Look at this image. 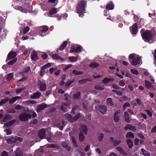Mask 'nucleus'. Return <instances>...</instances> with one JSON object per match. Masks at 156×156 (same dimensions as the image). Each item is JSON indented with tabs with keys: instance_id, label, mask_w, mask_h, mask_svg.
I'll return each instance as SVG.
<instances>
[{
	"instance_id": "8fccbe9b",
	"label": "nucleus",
	"mask_w": 156,
	"mask_h": 156,
	"mask_svg": "<svg viewBox=\"0 0 156 156\" xmlns=\"http://www.w3.org/2000/svg\"><path fill=\"white\" fill-rule=\"evenodd\" d=\"M51 66V64L50 63H48L46 64L43 66L42 67L44 69H45L46 68L50 67Z\"/></svg>"
},
{
	"instance_id": "a211bd4d",
	"label": "nucleus",
	"mask_w": 156,
	"mask_h": 156,
	"mask_svg": "<svg viewBox=\"0 0 156 156\" xmlns=\"http://www.w3.org/2000/svg\"><path fill=\"white\" fill-rule=\"evenodd\" d=\"M145 86L147 89L151 88L153 87V86L151 83L146 80L144 81Z\"/></svg>"
},
{
	"instance_id": "c85d7f7f",
	"label": "nucleus",
	"mask_w": 156,
	"mask_h": 156,
	"mask_svg": "<svg viewBox=\"0 0 156 156\" xmlns=\"http://www.w3.org/2000/svg\"><path fill=\"white\" fill-rule=\"evenodd\" d=\"M58 12L57 9L55 8H53L49 11V15H53Z\"/></svg>"
},
{
	"instance_id": "de8ad7c7",
	"label": "nucleus",
	"mask_w": 156,
	"mask_h": 156,
	"mask_svg": "<svg viewBox=\"0 0 156 156\" xmlns=\"http://www.w3.org/2000/svg\"><path fill=\"white\" fill-rule=\"evenodd\" d=\"M73 73L74 74L76 75H79L83 74L82 72L78 71L75 70H73Z\"/></svg>"
},
{
	"instance_id": "7c9ffc66",
	"label": "nucleus",
	"mask_w": 156,
	"mask_h": 156,
	"mask_svg": "<svg viewBox=\"0 0 156 156\" xmlns=\"http://www.w3.org/2000/svg\"><path fill=\"white\" fill-rule=\"evenodd\" d=\"M106 103L109 105L112 106L114 105L112 100L111 98H109L107 99Z\"/></svg>"
},
{
	"instance_id": "c9c22d12",
	"label": "nucleus",
	"mask_w": 156,
	"mask_h": 156,
	"mask_svg": "<svg viewBox=\"0 0 156 156\" xmlns=\"http://www.w3.org/2000/svg\"><path fill=\"white\" fill-rule=\"evenodd\" d=\"M141 151L143 153V154L145 156H150V154L149 153L147 152L144 149L142 148L141 150Z\"/></svg>"
},
{
	"instance_id": "ea45409f",
	"label": "nucleus",
	"mask_w": 156,
	"mask_h": 156,
	"mask_svg": "<svg viewBox=\"0 0 156 156\" xmlns=\"http://www.w3.org/2000/svg\"><path fill=\"white\" fill-rule=\"evenodd\" d=\"M126 137L127 138H133L134 135L131 132H128L126 135Z\"/></svg>"
},
{
	"instance_id": "393cba45",
	"label": "nucleus",
	"mask_w": 156,
	"mask_h": 156,
	"mask_svg": "<svg viewBox=\"0 0 156 156\" xmlns=\"http://www.w3.org/2000/svg\"><path fill=\"white\" fill-rule=\"evenodd\" d=\"M113 80L114 79L112 78H105L103 79L102 82L103 83L106 84Z\"/></svg>"
},
{
	"instance_id": "39448f33",
	"label": "nucleus",
	"mask_w": 156,
	"mask_h": 156,
	"mask_svg": "<svg viewBox=\"0 0 156 156\" xmlns=\"http://www.w3.org/2000/svg\"><path fill=\"white\" fill-rule=\"evenodd\" d=\"M144 40L145 41H149L152 37V34L151 31L146 30L142 34Z\"/></svg>"
},
{
	"instance_id": "9d476101",
	"label": "nucleus",
	"mask_w": 156,
	"mask_h": 156,
	"mask_svg": "<svg viewBox=\"0 0 156 156\" xmlns=\"http://www.w3.org/2000/svg\"><path fill=\"white\" fill-rule=\"evenodd\" d=\"M47 107V105L44 103H43L39 105L36 109V111L37 112H40L44 108Z\"/></svg>"
},
{
	"instance_id": "bb28decb",
	"label": "nucleus",
	"mask_w": 156,
	"mask_h": 156,
	"mask_svg": "<svg viewBox=\"0 0 156 156\" xmlns=\"http://www.w3.org/2000/svg\"><path fill=\"white\" fill-rule=\"evenodd\" d=\"M52 57L54 59L57 60L58 59H60L62 60H64V59L60 57L57 54H53L52 55Z\"/></svg>"
},
{
	"instance_id": "6ab92c4d",
	"label": "nucleus",
	"mask_w": 156,
	"mask_h": 156,
	"mask_svg": "<svg viewBox=\"0 0 156 156\" xmlns=\"http://www.w3.org/2000/svg\"><path fill=\"white\" fill-rule=\"evenodd\" d=\"M99 110L102 114H105L107 111L106 107L105 106H102L100 107Z\"/></svg>"
},
{
	"instance_id": "09e8293b",
	"label": "nucleus",
	"mask_w": 156,
	"mask_h": 156,
	"mask_svg": "<svg viewBox=\"0 0 156 156\" xmlns=\"http://www.w3.org/2000/svg\"><path fill=\"white\" fill-rule=\"evenodd\" d=\"M30 30V28L28 26H27L26 27L24 28L23 30V33L24 34H26Z\"/></svg>"
},
{
	"instance_id": "79ce46f5",
	"label": "nucleus",
	"mask_w": 156,
	"mask_h": 156,
	"mask_svg": "<svg viewBox=\"0 0 156 156\" xmlns=\"http://www.w3.org/2000/svg\"><path fill=\"white\" fill-rule=\"evenodd\" d=\"M131 72L133 74L137 75L138 74V72L137 70L134 69H130Z\"/></svg>"
},
{
	"instance_id": "6e6552de",
	"label": "nucleus",
	"mask_w": 156,
	"mask_h": 156,
	"mask_svg": "<svg viewBox=\"0 0 156 156\" xmlns=\"http://www.w3.org/2000/svg\"><path fill=\"white\" fill-rule=\"evenodd\" d=\"M130 30L131 32L133 34H136L137 32V24L136 23H134L133 25L130 27Z\"/></svg>"
},
{
	"instance_id": "b1692460",
	"label": "nucleus",
	"mask_w": 156,
	"mask_h": 156,
	"mask_svg": "<svg viewBox=\"0 0 156 156\" xmlns=\"http://www.w3.org/2000/svg\"><path fill=\"white\" fill-rule=\"evenodd\" d=\"M70 104V102L69 101H67L66 103H64L63 105H62L61 107V110L63 111H66V108H64V106L69 105Z\"/></svg>"
},
{
	"instance_id": "412c9836",
	"label": "nucleus",
	"mask_w": 156,
	"mask_h": 156,
	"mask_svg": "<svg viewBox=\"0 0 156 156\" xmlns=\"http://www.w3.org/2000/svg\"><path fill=\"white\" fill-rule=\"evenodd\" d=\"M15 122V120H13L9 121L4 124V127H9L13 124Z\"/></svg>"
},
{
	"instance_id": "72a5a7b5",
	"label": "nucleus",
	"mask_w": 156,
	"mask_h": 156,
	"mask_svg": "<svg viewBox=\"0 0 156 156\" xmlns=\"http://www.w3.org/2000/svg\"><path fill=\"white\" fill-rule=\"evenodd\" d=\"M9 100L8 98H6L2 99L1 101H0V105L5 104Z\"/></svg>"
},
{
	"instance_id": "58836bf2",
	"label": "nucleus",
	"mask_w": 156,
	"mask_h": 156,
	"mask_svg": "<svg viewBox=\"0 0 156 156\" xmlns=\"http://www.w3.org/2000/svg\"><path fill=\"white\" fill-rule=\"evenodd\" d=\"M40 93L39 92H37L34 94L33 98H38L40 97Z\"/></svg>"
},
{
	"instance_id": "f3484780",
	"label": "nucleus",
	"mask_w": 156,
	"mask_h": 156,
	"mask_svg": "<svg viewBox=\"0 0 156 156\" xmlns=\"http://www.w3.org/2000/svg\"><path fill=\"white\" fill-rule=\"evenodd\" d=\"M40 89L41 91H44L46 88V83H42L41 82L39 83Z\"/></svg>"
},
{
	"instance_id": "2eb2a0df",
	"label": "nucleus",
	"mask_w": 156,
	"mask_h": 156,
	"mask_svg": "<svg viewBox=\"0 0 156 156\" xmlns=\"http://www.w3.org/2000/svg\"><path fill=\"white\" fill-rule=\"evenodd\" d=\"M16 53L15 52L11 51L9 53L8 56V59H13L16 57Z\"/></svg>"
},
{
	"instance_id": "c03bdc74",
	"label": "nucleus",
	"mask_w": 156,
	"mask_h": 156,
	"mask_svg": "<svg viewBox=\"0 0 156 156\" xmlns=\"http://www.w3.org/2000/svg\"><path fill=\"white\" fill-rule=\"evenodd\" d=\"M71 139L72 140L74 145L75 147H77V144L76 143V142L75 139L74 138V137L73 136H72L71 137Z\"/></svg>"
},
{
	"instance_id": "e2e57ef3",
	"label": "nucleus",
	"mask_w": 156,
	"mask_h": 156,
	"mask_svg": "<svg viewBox=\"0 0 156 156\" xmlns=\"http://www.w3.org/2000/svg\"><path fill=\"white\" fill-rule=\"evenodd\" d=\"M76 49V48H75L74 46L73 45L71 46V50H70V52H75V50Z\"/></svg>"
},
{
	"instance_id": "cd10ccee",
	"label": "nucleus",
	"mask_w": 156,
	"mask_h": 156,
	"mask_svg": "<svg viewBox=\"0 0 156 156\" xmlns=\"http://www.w3.org/2000/svg\"><path fill=\"white\" fill-rule=\"evenodd\" d=\"M62 145L63 147H65L67 151H69L70 150V147L65 142H62Z\"/></svg>"
},
{
	"instance_id": "0eeeda50",
	"label": "nucleus",
	"mask_w": 156,
	"mask_h": 156,
	"mask_svg": "<svg viewBox=\"0 0 156 156\" xmlns=\"http://www.w3.org/2000/svg\"><path fill=\"white\" fill-rule=\"evenodd\" d=\"M66 118L69 121L73 122L76 120L78 118H79L80 116V114H77L74 118H72V115L68 114H66Z\"/></svg>"
},
{
	"instance_id": "680f3d73",
	"label": "nucleus",
	"mask_w": 156,
	"mask_h": 156,
	"mask_svg": "<svg viewBox=\"0 0 156 156\" xmlns=\"http://www.w3.org/2000/svg\"><path fill=\"white\" fill-rule=\"evenodd\" d=\"M45 69L42 67H41V70L40 71V75L41 76H43L44 75Z\"/></svg>"
},
{
	"instance_id": "e433bc0d",
	"label": "nucleus",
	"mask_w": 156,
	"mask_h": 156,
	"mask_svg": "<svg viewBox=\"0 0 156 156\" xmlns=\"http://www.w3.org/2000/svg\"><path fill=\"white\" fill-rule=\"evenodd\" d=\"M99 66V64L97 63L92 62L90 65L89 66L90 67L94 68L98 67Z\"/></svg>"
},
{
	"instance_id": "13d9d810",
	"label": "nucleus",
	"mask_w": 156,
	"mask_h": 156,
	"mask_svg": "<svg viewBox=\"0 0 156 156\" xmlns=\"http://www.w3.org/2000/svg\"><path fill=\"white\" fill-rule=\"evenodd\" d=\"M16 156H22L20 153V152L19 150L18 149L16 151Z\"/></svg>"
},
{
	"instance_id": "2f4dec72",
	"label": "nucleus",
	"mask_w": 156,
	"mask_h": 156,
	"mask_svg": "<svg viewBox=\"0 0 156 156\" xmlns=\"http://www.w3.org/2000/svg\"><path fill=\"white\" fill-rule=\"evenodd\" d=\"M135 101H136L137 104L139 105H141L142 103L141 100L139 99H136V100H133L131 101V103L134 104L135 105H136V104L135 103Z\"/></svg>"
},
{
	"instance_id": "f03ea898",
	"label": "nucleus",
	"mask_w": 156,
	"mask_h": 156,
	"mask_svg": "<svg viewBox=\"0 0 156 156\" xmlns=\"http://www.w3.org/2000/svg\"><path fill=\"white\" fill-rule=\"evenodd\" d=\"M86 2L84 1H80L78 5L77 8V13L79 14L80 17H83L85 11Z\"/></svg>"
},
{
	"instance_id": "3c124183",
	"label": "nucleus",
	"mask_w": 156,
	"mask_h": 156,
	"mask_svg": "<svg viewBox=\"0 0 156 156\" xmlns=\"http://www.w3.org/2000/svg\"><path fill=\"white\" fill-rule=\"evenodd\" d=\"M17 61L16 58H14L12 61L9 62L8 63L9 65H12L15 63Z\"/></svg>"
},
{
	"instance_id": "9b49d317",
	"label": "nucleus",
	"mask_w": 156,
	"mask_h": 156,
	"mask_svg": "<svg viewBox=\"0 0 156 156\" xmlns=\"http://www.w3.org/2000/svg\"><path fill=\"white\" fill-rule=\"evenodd\" d=\"M31 58L32 60L36 61L38 58V57L37 55V52L34 51L32 52L31 54Z\"/></svg>"
},
{
	"instance_id": "473e14b6",
	"label": "nucleus",
	"mask_w": 156,
	"mask_h": 156,
	"mask_svg": "<svg viewBox=\"0 0 156 156\" xmlns=\"http://www.w3.org/2000/svg\"><path fill=\"white\" fill-rule=\"evenodd\" d=\"M126 142L128 147L129 148H131L133 145V143L132 141L130 139H127L126 140Z\"/></svg>"
},
{
	"instance_id": "4c0bfd02",
	"label": "nucleus",
	"mask_w": 156,
	"mask_h": 156,
	"mask_svg": "<svg viewBox=\"0 0 156 156\" xmlns=\"http://www.w3.org/2000/svg\"><path fill=\"white\" fill-rule=\"evenodd\" d=\"M69 58L71 62H74L77 61V58L73 56H72L69 57Z\"/></svg>"
},
{
	"instance_id": "f704fd0d",
	"label": "nucleus",
	"mask_w": 156,
	"mask_h": 156,
	"mask_svg": "<svg viewBox=\"0 0 156 156\" xmlns=\"http://www.w3.org/2000/svg\"><path fill=\"white\" fill-rule=\"evenodd\" d=\"M67 44V42L66 41H65L62 44L61 46L60 47V50H63L66 47Z\"/></svg>"
},
{
	"instance_id": "864d4df0",
	"label": "nucleus",
	"mask_w": 156,
	"mask_h": 156,
	"mask_svg": "<svg viewBox=\"0 0 156 156\" xmlns=\"http://www.w3.org/2000/svg\"><path fill=\"white\" fill-rule=\"evenodd\" d=\"M5 131L6 133V134L7 135H10L12 133V132L10 129H7L5 130Z\"/></svg>"
},
{
	"instance_id": "37998d69",
	"label": "nucleus",
	"mask_w": 156,
	"mask_h": 156,
	"mask_svg": "<svg viewBox=\"0 0 156 156\" xmlns=\"http://www.w3.org/2000/svg\"><path fill=\"white\" fill-rule=\"evenodd\" d=\"M74 80H73L71 81L68 80L66 82V87H69L72 83L74 82Z\"/></svg>"
},
{
	"instance_id": "5701e85b",
	"label": "nucleus",
	"mask_w": 156,
	"mask_h": 156,
	"mask_svg": "<svg viewBox=\"0 0 156 156\" xmlns=\"http://www.w3.org/2000/svg\"><path fill=\"white\" fill-rule=\"evenodd\" d=\"M21 99L20 96H16L12 98L9 101V103L10 104L14 103L17 99Z\"/></svg>"
},
{
	"instance_id": "f257e3e1",
	"label": "nucleus",
	"mask_w": 156,
	"mask_h": 156,
	"mask_svg": "<svg viewBox=\"0 0 156 156\" xmlns=\"http://www.w3.org/2000/svg\"><path fill=\"white\" fill-rule=\"evenodd\" d=\"M129 59L131 64L134 66L140 65L142 64L140 57L135 54H132L129 56Z\"/></svg>"
},
{
	"instance_id": "20e7f679",
	"label": "nucleus",
	"mask_w": 156,
	"mask_h": 156,
	"mask_svg": "<svg viewBox=\"0 0 156 156\" xmlns=\"http://www.w3.org/2000/svg\"><path fill=\"white\" fill-rule=\"evenodd\" d=\"M80 126L81 130L79 134V139L80 141H82L85 139V137L83 135V132H84L85 134H87V129L85 125H82Z\"/></svg>"
},
{
	"instance_id": "423d86ee",
	"label": "nucleus",
	"mask_w": 156,
	"mask_h": 156,
	"mask_svg": "<svg viewBox=\"0 0 156 156\" xmlns=\"http://www.w3.org/2000/svg\"><path fill=\"white\" fill-rule=\"evenodd\" d=\"M31 118V115L30 114L23 113L21 114L19 116L20 120L22 121H26L28 119Z\"/></svg>"
},
{
	"instance_id": "0e129e2a",
	"label": "nucleus",
	"mask_w": 156,
	"mask_h": 156,
	"mask_svg": "<svg viewBox=\"0 0 156 156\" xmlns=\"http://www.w3.org/2000/svg\"><path fill=\"white\" fill-rule=\"evenodd\" d=\"M151 132L152 133H156V125L152 129Z\"/></svg>"
},
{
	"instance_id": "6e6d98bb",
	"label": "nucleus",
	"mask_w": 156,
	"mask_h": 156,
	"mask_svg": "<svg viewBox=\"0 0 156 156\" xmlns=\"http://www.w3.org/2000/svg\"><path fill=\"white\" fill-rule=\"evenodd\" d=\"M130 104L128 102H126L123 105V108L124 109H126L127 107H128L130 106Z\"/></svg>"
},
{
	"instance_id": "603ef678",
	"label": "nucleus",
	"mask_w": 156,
	"mask_h": 156,
	"mask_svg": "<svg viewBox=\"0 0 156 156\" xmlns=\"http://www.w3.org/2000/svg\"><path fill=\"white\" fill-rule=\"evenodd\" d=\"M10 119V116L9 115H6L4 117L3 122L6 121Z\"/></svg>"
},
{
	"instance_id": "ddd939ff",
	"label": "nucleus",
	"mask_w": 156,
	"mask_h": 156,
	"mask_svg": "<svg viewBox=\"0 0 156 156\" xmlns=\"http://www.w3.org/2000/svg\"><path fill=\"white\" fill-rule=\"evenodd\" d=\"M128 129L132 131H134L136 130V127L134 126H131L129 124H127L124 127V129L125 130H127Z\"/></svg>"
},
{
	"instance_id": "4d7b16f0",
	"label": "nucleus",
	"mask_w": 156,
	"mask_h": 156,
	"mask_svg": "<svg viewBox=\"0 0 156 156\" xmlns=\"http://www.w3.org/2000/svg\"><path fill=\"white\" fill-rule=\"evenodd\" d=\"M104 137V134L102 133H101L99 134L98 137V139L100 141H101Z\"/></svg>"
},
{
	"instance_id": "4be33fe9",
	"label": "nucleus",
	"mask_w": 156,
	"mask_h": 156,
	"mask_svg": "<svg viewBox=\"0 0 156 156\" xmlns=\"http://www.w3.org/2000/svg\"><path fill=\"white\" fill-rule=\"evenodd\" d=\"M124 116L125 120L127 122L129 123L130 122L129 117L128 114L127 112H124Z\"/></svg>"
},
{
	"instance_id": "a878e982",
	"label": "nucleus",
	"mask_w": 156,
	"mask_h": 156,
	"mask_svg": "<svg viewBox=\"0 0 156 156\" xmlns=\"http://www.w3.org/2000/svg\"><path fill=\"white\" fill-rule=\"evenodd\" d=\"M30 70V68L29 67H28L26 68L25 71H24L23 72H21L20 73H19L18 74L19 75H21V76H23L25 75V73H27V72ZM17 76H20V75H18Z\"/></svg>"
},
{
	"instance_id": "5fc2aeb1",
	"label": "nucleus",
	"mask_w": 156,
	"mask_h": 156,
	"mask_svg": "<svg viewBox=\"0 0 156 156\" xmlns=\"http://www.w3.org/2000/svg\"><path fill=\"white\" fill-rule=\"evenodd\" d=\"M144 22L143 19H140V20L139 24L140 25V27H142L144 25Z\"/></svg>"
},
{
	"instance_id": "7ed1b4c3",
	"label": "nucleus",
	"mask_w": 156,
	"mask_h": 156,
	"mask_svg": "<svg viewBox=\"0 0 156 156\" xmlns=\"http://www.w3.org/2000/svg\"><path fill=\"white\" fill-rule=\"evenodd\" d=\"M31 6L29 4H26L22 6L17 5L14 7L16 9L19 10L25 13H27L29 11L30 8H31Z\"/></svg>"
},
{
	"instance_id": "f8f14e48",
	"label": "nucleus",
	"mask_w": 156,
	"mask_h": 156,
	"mask_svg": "<svg viewBox=\"0 0 156 156\" xmlns=\"http://www.w3.org/2000/svg\"><path fill=\"white\" fill-rule=\"evenodd\" d=\"M48 29V27L46 26H44L41 27V36H44L45 34H43L44 32L47 31Z\"/></svg>"
},
{
	"instance_id": "1a4fd4ad",
	"label": "nucleus",
	"mask_w": 156,
	"mask_h": 156,
	"mask_svg": "<svg viewBox=\"0 0 156 156\" xmlns=\"http://www.w3.org/2000/svg\"><path fill=\"white\" fill-rule=\"evenodd\" d=\"M45 129H42L39 130L38 136L40 138L43 139L44 138L45 136Z\"/></svg>"
},
{
	"instance_id": "49530a36",
	"label": "nucleus",
	"mask_w": 156,
	"mask_h": 156,
	"mask_svg": "<svg viewBox=\"0 0 156 156\" xmlns=\"http://www.w3.org/2000/svg\"><path fill=\"white\" fill-rule=\"evenodd\" d=\"M13 77V75L12 73H10L8 74L7 80L9 81L11 80L12 79Z\"/></svg>"
},
{
	"instance_id": "a18cd8bd",
	"label": "nucleus",
	"mask_w": 156,
	"mask_h": 156,
	"mask_svg": "<svg viewBox=\"0 0 156 156\" xmlns=\"http://www.w3.org/2000/svg\"><path fill=\"white\" fill-rule=\"evenodd\" d=\"M80 92H77L74 94L73 98L75 99H78L80 97Z\"/></svg>"
},
{
	"instance_id": "4468645a",
	"label": "nucleus",
	"mask_w": 156,
	"mask_h": 156,
	"mask_svg": "<svg viewBox=\"0 0 156 156\" xmlns=\"http://www.w3.org/2000/svg\"><path fill=\"white\" fill-rule=\"evenodd\" d=\"M114 5L112 2H108L106 8L108 10H112L114 9Z\"/></svg>"
},
{
	"instance_id": "a19ab883",
	"label": "nucleus",
	"mask_w": 156,
	"mask_h": 156,
	"mask_svg": "<svg viewBox=\"0 0 156 156\" xmlns=\"http://www.w3.org/2000/svg\"><path fill=\"white\" fill-rule=\"evenodd\" d=\"M81 47L80 45H78L76 46L75 52H79L81 51Z\"/></svg>"
},
{
	"instance_id": "69168bd1",
	"label": "nucleus",
	"mask_w": 156,
	"mask_h": 156,
	"mask_svg": "<svg viewBox=\"0 0 156 156\" xmlns=\"http://www.w3.org/2000/svg\"><path fill=\"white\" fill-rule=\"evenodd\" d=\"M2 156H8V154L6 151H3L2 152Z\"/></svg>"
},
{
	"instance_id": "338daca9",
	"label": "nucleus",
	"mask_w": 156,
	"mask_h": 156,
	"mask_svg": "<svg viewBox=\"0 0 156 156\" xmlns=\"http://www.w3.org/2000/svg\"><path fill=\"white\" fill-rule=\"evenodd\" d=\"M114 120L116 122H117L119 120V118L118 116H114Z\"/></svg>"
},
{
	"instance_id": "774afa93",
	"label": "nucleus",
	"mask_w": 156,
	"mask_h": 156,
	"mask_svg": "<svg viewBox=\"0 0 156 156\" xmlns=\"http://www.w3.org/2000/svg\"><path fill=\"white\" fill-rule=\"evenodd\" d=\"M154 58L155 60V62H154V64L156 66V49L154 50Z\"/></svg>"
},
{
	"instance_id": "c756f323",
	"label": "nucleus",
	"mask_w": 156,
	"mask_h": 156,
	"mask_svg": "<svg viewBox=\"0 0 156 156\" xmlns=\"http://www.w3.org/2000/svg\"><path fill=\"white\" fill-rule=\"evenodd\" d=\"M144 75L148 77H149L150 78L151 80L152 81L154 82V80L153 78V77L151 75H150L149 73L147 71H146L144 72Z\"/></svg>"
},
{
	"instance_id": "bf43d9fd",
	"label": "nucleus",
	"mask_w": 156,
	"mask_h": 156,
	"mask_svg": "<svg viewBox=\"0 0 156 156\" xmlns=\"http://www.w3.org/2000/svg\"><path fill=\"white\" fill-rule=\"evenodd\" d=\"M95 88L96 89L99 90H102L104 89V88L100 85L96 86Z\"/></svg>"
},
{
	"instance_id": "aec40b11",
	"label": "nucleus",
	"mask_w": 156,
	"mask_h": 156,
	"mask_svg": "<svg viewBox=\"0 0 156 156\" xmlns=\"http://www.w3.org/2000/svg\"><path fill=\"white\" fill-rule=\"evenodd\" d=\"M110 139L111 141L112 142L113 144L115 146H116L117 145L119 144L121 142V141L120 140H114V138L112 137H111L110 138Z\"/></svg>"
},
{
	"instance_id": "052dcab7",
	"label": "nucleus",
	"mask_w": 156,
	"mask_h": 156,
	"mask_svg": "<svg viewBox=\"0 0 156 156\" xmlns=\"http://www.w3.org/2000/svg\"><path fill=\"white\" fill-rule=\"evenodd\" d=\"M119 84L120 86L123 87L125 85V83L123 80H122L119 81Z\"/></svg>"
},
{
	"instance_id": "dca6fc26",
	"label": "nucleus",
	"mask_w": 156,
	"mask_h": 156,
	"mask_svg": "<svg viewBox=\"0 0 156 156\" xmlns=\"http://www.w3.org/2000/svg\"><path fill=\"white\" fill-rule=\"evenodd\" d=\"M16 139H17V138L16 137V136L12 137L7 140V142L8 144L14 143L17 141Z\"/></svg>"
}]
</instances>
